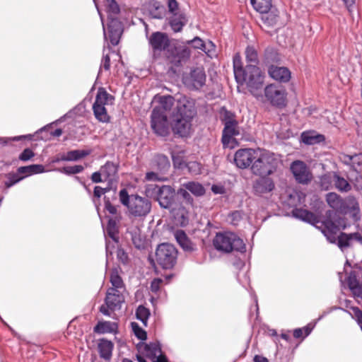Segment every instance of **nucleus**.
I'll return each mask as SVG.
<instances>
[{
	"instance_id": "6e6d98bb",
	"label": "nucleus",
	"mask_w": 362,
	"mask_h": 362,
	"mask_svg": "<svg viewBox=\"0 0 362 362\" xmlns=\"http://www.w3.org/2000/svg\"><path fill=\"white\" fill-rule=\"evenodd\" d=\"M331 185V177L329 175H325L320 177V185L324 189H328Z\"/></svg>"
},
{
	"instance_id": "c756f323",
	"label": "nucleus",
	"mask_w": 362,
	"mask_h": 362,
	"mask_svg": "<svg viewBox=\"0 0 362 362\" xmlns=\"http://www.w3.org/2000/svg\"><path fill=\"white\" fill-rule=\"evenodd\" d=\"M90 153L85 150H74L69 151L66 154H62L61 159L64 161H76Z\"/></svg>"
},
{
	"instance_id": "dca6fc26",
	"label": "nucleus",
	"mask_w": 362,
	"mask_h": 362,
	"mask_svg": "<svg viewBox=\"0 0 362 362\" xmlns=\"http://www.w3.org/2000/svg\"><path fill=\"white\" fill-rule=\"evenodd\" d=\"M257 148H240L236 151L234 154V163L235 165L240 169L250 168L255 161Z\"/></svg>"
},
{
	"instance_id": "c03bdc74",
	"label": "nucleus",
	"mask_w": 362,
	"mask_h": 362,
	"mask_svg": "<svg viewBox=\"0 0 362 362\" xmlns=\"http://www.w3.org/2000/svg\"><path fill=\"white\" fill-rule=\"evenodd\" d=\"M334 181L336 188L339 191L348 192L351 189L350 185L344 178L335 175L334 176Z\"/></svg>"
},
{
	"instance_id": "864d4df0",
	"label": "nucleus",
	"mask_w": 362,
	"mask_h": 362,
	"mask_svg": "<svg viewBox=\"0 0 362 362\" xmlns=\"http://www.w3.org/2000/svg\"><path fill=\"white\" fill-rule=\"evenodd\" d=\"M132 240L136 247L140 248L144 246V239L141 236L139 229L132 234Z\"/></svg>"
},
{
	"instance_id": "c9c22d12",
	"label": "nucleus",
	"mask_w": 362,
	"mask_h": 362,
	"mask_svg": "<svg viewBox=\"0 0 362 362\" xmlns=\"http://www.w3.org/2000/svg\"><path fill=\"white\" fill-rule=\"evenodd\" d=\"M233 71L235 78H242L245 69L243 67L241 56L239 53H236L233 59Z\"/></svg>"
},
{
	"instance_id": "3c124183",
	"label": "nucleus",
	"mask_w": 362,
	"mask_h": 362,
	"mask_svg": "<svg viewBox=\"0 0 362 362\" xmlns=\"http://www.w3.org/2000/svg\"><path fill=\"white\" fill-rule=\"evenodd\" d=\"M132 329L135 336L141 340H144L146 339V332L141 329L136 322L132 323Z\"/></svg>"
},
{
	"instance_id": "e433bc0d",
	"label": "nucleus",
	"mask_w": 362,
	"mask_h": 362,
	"mask_svg": "<svg viewBox=\"0 0 362 362\" xmlns=\"http://www.w3.org/2000/svg\"><path fill=\"white\" fill-rule=\"evenodd\" d=\"M185 188L189 190L191 193H192L195 196H202L205 193V189L204 187L195 182H189L183 185Z\"/></svg>"
},
{
	"instance_id": "393cba45",
	"label": "nucleus",
	"mask_w": 362,
	"mask_h": 362,
	"mask_svg": "<svg viewBox=\"0 0 362 362\" xmlns=\"http://www.w3.org/2000/svg\"><path fill=\"white\" fill-rule=\"evenodd\" d=\"M302 141L308 145L319 144L325 141V136L315 131L304 132L301 134Z\"/></svg>"
},
{
	"instance_id": "13d9d810",
	"label": "nucleus",
	"mask_w": 362,
	"mask_h": 362,
	"mask_svg": "<svg viewBox=\"0 0 362 362\" xmlns=\"http://www.w3.org/2000/svg\"><path fill=\"white\" fill-rule=\"evenodd\" d=\"M362 165V154L353 155V168L356 170Z\"/></svg>"
},
{
	"instance_id": "6ab92c4d",
	"label": "nucleus",
	"mask_w": 362,
	"mask_h": 362,
	"mask_svg": "<svg viewBox=\"0 0 362 362\" xmlns=\"http://www.w3.org/2000/svg\"><path fill=\"white\" fill-rule=\"evenodd\" d=\"M275 184L269 176H263L257 179L253 184V189L256 194L262 195L274 190Z\"/></svg>"
},
{
	"instance_id": "c85d7f7f",
	"label": "nucleus",
	"mask_w": 362,
	"mask_h": 362,
	"mask_svg": "<svg viewBox=\"0 0 362 362\" xmlns=\"http://www.w3.org/2000/svg\"><path fill=\"white\" fill-rule=\"evenodd\" d=\"M113 344L107 339H101L98 344V350L100 357L109 359L112 356Z\"/></svg>"
},
{
	"instance_id": "bf43d9fd",
	"label": "nucleus",
	"mask_w": 362,
	"mask_h": 362,
	"mask_svg": "<svg viewBox=\"0 0 362 362\" xmlns=\"http://www.w3.org/2000/svg\"><path fill=\"white\" fill-rule=\"evenodd\" d=\"M339 158L346 165L353 167V155L341 154L340 155Z\"/></svg>"
},
{
	"instance_id": "338daca9",
	"label": "nucleus",
	"mask_w": 362,
	"mask_h": 362,
	"mask_svg": "<svg viewBox=\"0 0 362 362\" xmlns=\"http://www.w3.org/2000/svg\"><path fill=\"white\" fill-rule=\"evenodd\" d=\"M101 66L104 69L109 70L110 66V59L107 54L103 56Z\"/></svg>"
},
{
	"instance_id": "58836bf2",
	"label": "nucleus",
	"mask_w": 362,
	"mask_h": 362,
	"mask_svg": "<svg viewBox=\"0 0 362 362\" xmlns=\"http://www.w3.org/2000/svg\"><path fill=\"white\" fill-rule=\"evenodd\" d=\"M192 44V46L195 49H199L204 52L206 54H207L209 56H210V49H206V46H209L211 47H214V45L211 42H209L207 44H205L202 40H201L199 37H194L192 40L189 42Z\"/></svg>"
},
{
	"instance_id": "412c9836",
	"label": "nucleus",
	"mask_w": 362,
	"mask_h": 362,
	"mask_svg": "<svg viewBox=\"0 0 362 362\" xmlns=\"http://www.w3.org/2000/svg\"><path fill=\"white\" fill-rule=\"evenodd\" d=\"M154 101L158 103L154 108L159 109L163 114H167L174 105V98L171 95H156Z\"/></svg>"
},
{
	"instance_id": "39448f33",
	"label": "nucleus",
	"mask_w": 362,
	"mask_h": 362,
	"mask_svg": "<svg viewBox=\"0 0 362 362\" xmlns=\"http://www.w3.org/2000/svg\"><path fill=\"white\" fill-rule=\"evenodd\" d=\"M235 80L239 84H245L250 92L258 98L257 91L263 86L264 74L257 66L247 65L245 68L242 78Z\"/></svg>"
},
{
	"instance_id": "7c9ffc66",
	"label": "nucleus",
	"mask_w": 362,
	"mask_h": 362,
	"mask_svg": "<svg viewBox=\"0 0 362 362\" xmlns=\"http://www.w3.org/2000/svg\"><path fill=\"white\" fill-rule=\"evenodd\" d=\"M100 170L105 180H112L117 172V166L111 162H107Z\"/></svg>"
},
{
	"instance_id": "f8f14e48",
	"label": "nucleus",
	"mask_w": 362,
	"mask_h": 362,
	"mask_svg": "<svg viewBox=\"0 0 362 362\" xmlns=\"http://www.w3.org/2000/svg\"><path fill=\"white\" fill-rule=\"evenodd\" d=\"M148 43L152 50V55L154 59H158L162 52H163L165 54V51L172 46L168 35L158 31L153 33L149 36Z\"/></svg>"
},
{
	"instance_id": "0e129e2a",
	"label": "nucleus",
	"mask_w": 362,
	"mask_h": 362,
	"mask_svg": "<svg viewBox=\"0 0 362 362\" xmlns=\"http://www.w3.org/2000/svg\"><path fill=\"white\" fill-rule=\"evenodd\" d=\"M105 209L111 214H117V207L116 206L112 205L110 201H106L105 204Z\"/></svg>"
},
{
	"instance_id": "a18cd8bd",
	"label": "nucleus",
	"mask_w": 362,
	"mask_h": 362,
	"mask_svg": "<svg viewBox=\"0 0 362 362\" xmlns=\"http://www.w3.org/2000/svg\"><path fill=\"white\" fill-rule=\"evenodd\" d=\"M107 233L114 241H117L118 229L117 226V221L115 219H110L108 221Z\"/></svg>"
},
{
	"instance_id": "680f3d73",
	"label": "nucleus",
	"mask_w": 362,
	"mask_h": 362,
	"mask_svg": "<svg viewBox=\"0 0 362 362\" xmlns=\"http://www.w3.org/2000/svg\"><path fill=\"white\" fill-rule=\"evenodd\" d=\"M100 170L92 174L91 180L95 183L102 182L104 180Z\"/></svg>"
},
{
	"instance_id": "7ed1b4c3",
	"label": "nucleus",
	"mask_w": 362,
	"mask_h": 362,
	"mask_svg": "<svg viewBox=\"0 0 362 362\" xmlns=\"http://www.w3.org/2000/svg\"><path fill=\"white\" fill-rule=\"evenodd\" d=\"M280 163L278 156L266 149L257 148L251 173L257 176H269L274 174Z\"/></svg>"
},
{
	"instance_id": "cd10ccee",
	"label": "nucleus",
	"mask_w": 362,
	"mask_h": 362,
	"mask_svg": "<svg viewBox=\"0 0 362 362\" xmlns=\"http://www.w3.org/2000/svg\"><path fill=\"white\" fill-rule=\"evenodd\" d=\"M144 355L151 361L161 356V349L159 344L150 343L149 344H146L144 349Z\"/></svg>"
},
{
	"instance_id": "a19ab883",
	"label": "nucleus",
	"mask_w": 362,
	"mask_h": 362,
	"mask_svg": "<svg viewBox=\"0 0 362 362\" xmlns=\"http://www.w3.org/2000/svg\"><path fill=\"white\" fill-rule=\"evenodd\" d=\"M245 57L248 63H252L250 65L257 66L258 63V54L257 50L253 47H247L245 49Z\"/></svg>"
},
{
	"instance_id": "5701e85b",
	"label": "nucleus",
	"mask_w": 362,
	"mask_h": 362,
	"mask_svg": "<svg viewBox=\"0 0 362 362\" xmlns=\"http://www.w3.org/2000/svg\"><path fill=\"white\" fill-rule=\"evenodd\" d=\"M338 243L337 245L340 247L341 250H344V248L350 246V242L353 240H355L358 242L362 241V238L361 235L358 233H354L350 234H346L345 233H341L338 236Z\"/></svg>"
},
{
	"instance_id": "a878e982",
	"label": "nucleus",
	"mask_w": 362,
	"mask_h": 362,
	"mask_svg": "<svg viewBox=\"0 0 362 362\" xmlns=\"http://www.w3.org/2000/svg\"><path fill=\"white\" fill-rule=\"evenodd\" d=\"M260 13L262 14L261 19L262 23L267 27L275 25L279 21V11L272 6L269 11Z\"/></svg>"
},
{
	"instance_id": "bb28decb",
	"label": "nucleus",
	"mask_w": 362,
	"mask_h": 362,
	"mask_svg": "<svg viewBox=\"0 0 362 362\" xmlns=\"http://www.w3.org/2000/svg\"><path fill=\"white\" fill-rule=\"evenodd\" d=\"M114 98L109 94L104 88H99L96 94L94 103H98L102 107L113 104Z\"/></svg>"
},
{
	"instance_id": "2eb2a0df",
	"label": "nucleus",
	"mask_w": 362,
	"mask_h": 362,
	"mask_svg": "<svg viewBox=\"0 0 362 362\" xmlns=\"http://www.w3.org/2000/svg\"><path fill=\"white\" fill-rule=\"evenodd\" d=\"M206 76L204 69L197 67L183 76L182 81L186 87L191 90H199L206 83Z\"/></svg>"
},
{
	"instance_id": "f03ea898",
	"label": "nucleus",
	"mask_w": 362,
	"mask_h": 362,
	"mask_svg": "<svg viewBox=\"0 0 362 362\" xmlns=\"http://www.w3.org/2000/svg\"><path fill=\"white\" fill-rule=\"evenodd\" d=\"M332 214L333 212L331 211H327L326 216L327 218L324 221H320L315 214L306 209H297L293 211L295 217L315 226L321 230L322 233L330 243H335L337 240L336 235L339 228L330 219Z\"/></svg>"
},
{
	"instance_id": "5fc2aeb1",
	"label": "nucleus",
	"mask_w": 362,
	"mask_h": 362,
	"mask_svg": "<svg viewBox=\"0 0 362 362\" xmlns=\"http://www.w3.org/2000/svg\"><path fill=\"white\" fill-rule=\"evenodd\" d=\"M171 156L174 165L181 168L185 163L183 156L180 153L176 154L175 152H172Z\"/></svg>"
},
{
	"instance_id": "ea45409f",
	"label": "nucleus",
	"mask_w": 362,
	"mask_h": 362,
	"mask_svg": "<svg viewBox=\"0 0 362 362\" xmlns=\"http://www.w3.org/2000/svg\"><path fill=\"white\" fill-rule=\"evenodd\" d=\"M185 23L186 21L184 16L181 15L179 16H176L175 14V16L172 18L170 22V26L175 32H180L182 30L184 25L185 24Z\"/></svg>"
},
{
	"instance_id": "f704fd0d",
	"label": "nucleus",
	"mask_w": 362,
	"mask_h": 362,
	"mask_svg": "<svg viewBox=\"0 0 362 362\" xmlns=\"http://www.w3.org/2000/svg\"><path fill=\"white\" fill-rule=\"evenodd\" d=\"M254 9L259 13L269 11L272 8V0H250Z\"/></svg>"
},
{
	"instance_id": "f3484780",
	"label": "nucleus",
	"mask_w": 362,
	"mask_h": 362,
	"mask_svg": "<svg viewBox=\"0 0 362 362\" xmlns=\"http://www.w3.org/2000/svg\"><path fill=\"white\" fill-rule=\"evenodd\" d=\"M291 170L296 180L307 184L312 180V174L306 164L301 160H295L291 165Z\"/></svg>"
},
{
	"instance_id": "423d86ee",
	"label": "nucleus",
	"mask_w": 362,
	"mask_h": 362,
	"mask_svg": "<svg viewBox=\"0 0 362 362\" xmlns=\"http://www.w3.org/2000/svg\"><path fill=\"white\" fill-rule=\"evenodd\" d=\"M146 197L156 199L160 207L170 209L175 197V190L169 185L158 186L148 184L145 186Z\"/></svg>"
},
{
	"instance_id": "1a4fd4ad",
	"label": "nucleus",
	"mask_w": 362,
	"mask_h": 362,
	"mask_svg": "<svg viewBox=\"0 0 362 362\" xmlns=\"http://www.w3.org/2000/svg\"><path fill=\"white\" fill-rule=\"evenodd\" d=\"M177 251L174 245L168 243L159 245L156 251V259L163 269H170L176 263Z\"/></svg>"
},
{
	"instance_id": "b1692460",
	"label": "nucleus",
	"mask_w": 362,
	"mask_h": 362,
	"mask_svg": "<svg viewBox=\"0 0 362 362\" xmlns=\"http://www.w3.org/2000/svg\"><path fill=\"white\" fill-rule=\"evenodd\" d=\"M347 284L354 297L358 298L362 296V285L357 280L354 272L349 274L347 278Z\"/></svg>"
},
{
	"instance_id": "a211bd4d",
	"label": "nucleus",
	"mask_w": 362,
	"mask_h": 362,
	"mask_svg": "<svg viewBox=\"0 0 362 362\" xmlns=\"http://www.w3.org/2000/svg\"><path fill=\"white\" fill-rule=\"evenodd\" d=\"M108 21L107 34L105 31V27L103 26L104 35L105 38L107 37V35H108L110 42L113 45H116L118 44L123 31L122 25L121 22L118 21L116 17L108 18Z\"/></svg>"
},
{
	"instance_id": "4c0bfd02",
	"label": "nucleus",
	"mask_w": 362,
	"mask_h": 362,
	"mask_svg": "<svg viewBox=\"0 0 362 362\" xmlns=\"http://www.w3.org/2000/svg\"><path fill=\"white\" fill-rule=\"evenodd\" d=\"M108 13L107 18L115 17L119 12V7L115 0H103ZM95 2L96 0H94Z\"/></svg>"
},
{
	"instance_id": "72a5a7b5",
	"label": "nucleus",
	"mask_w": 362,
	"mask_h": 362,
	"mask_svg": "<svg viewBox=\"0 0 362 362\" xmlns=\"http://www.w3.org/2000/svg\"><path fill=\"white\" fill-rule=\"evenodd\" d=\"M93 110L95 118L98 121L101 122H108L110 121V117L105 107H102L98 103H93Z\"/></svg>"
},
{
	"instance_id": "f257e3e1",
	"label": "nucleus",
	"mask_w": 362,
	"mask_h": 362,
	"mask_svg": "<svg viewBox=\"0 0 362 362\" xmlns=\"http://www.w3.org/2000/svg\"><path fill=\"white\" fill-rule=\"evenodd\" d=\"M195 114L194 100L185 96L180 97L173 114L171 127L174 133L181 136L188 135L191 129V121Z\"/></svg>"
},
{
	"instance_id": "2f4dec72",
	"label": "nucleus",
	"mask_w": 362,
	"mask_h": 362,
	"mask_svg": "<svg viewBox=\"0 0 362 362\" xmlns=\"http://www.w3.org/2000/svg\"><path fill=\"white\" fill-rule=\"evenodd\" d=\"M117 328V324L109 321L98 322L95 327V332L104 334L114 332Z\"/></svg>"
},
{
	"instance_id": "0eeeda50",
	"label": "nucleus",
	"mask_w": 362,
	"mask_h": 362,
	"mask_svg": "<svg viewBox=\"0 0 362 362\" xmlns=\"http://www.w3.org/2000/svg\"><path fill=\"white\" fill-rule=\"evenodd\" d=\"M213 243L217 250L224 252H230L233 250L243 252L245 250V245L243 240L231 232L217 233Z\"/></svg>"
},
{
	"instance_id": "20e7f679",
	"label": "nucleus",
	"mask_w": 362,
	"mask_h": 362,
	"mask_svg": "<svg viewBox=\"0 0 362 362\" xmlns=\"http://www.w3.org/2000/svg\"><path fill=\"white\" fill-rule=\"evenodd\" d=\"M120 202L128 209L129 214L135 218H144L151 210V202L148 199L136 194L129 195L126 189L119 192Z\"/></svg>"
},
{
	"instance_id": "4d7b16f0",
	"label": "nucleus",
	"mask_w": 362,
	"mask_h": 362,
	"mask_svg": "<svg viewBox=\"0 0 362 362\" xmlns=\"http://www.w3.org/2000/svg\"><path fill=\"white\" fill-rule=\"evenodd\" d=\"M34 156V153L30 148H25L20 155L19 158L21 160L26 161Z\"/></svg>"
},
{
	"instance_id": "e2e57ef3",
	"label": "nucleus",
	"mask_w": 362,
	"mask_h": 362,
	"mask_svg": "<svg viewBox=\"0 0 362 362\" xmlns=\"http://www.w3.org/2000/svg\"><path fill=\"white\" fill-rule=\"evenodd\" d=\"M162 282V280L160 279H155L152 281L151 284V290L152 292L156 293L159 288L160 284Z\"/></svg>"
},
{
	"instance_id": "4468645a",
	"label": "nucleus",
	"mask_w": 362,
	"mask_h": 362,
	"mask_svg": "<svg viewBox=\"0 0 362 362\" xmlns=\"http://www.w3.org/2000/svg\"><path fill=\"white\" fill-rule=\"evenodd\" d=\"M151 127L158 136L168 135L170 125L167 118V114L160 113L159 109L153 108L151 115Z\"/></svg>"
},
{
	"instance_id": "6e6552de",
	"label": "nucleus",
	"mask_w": 362,
	"mask_h": 362,
	"mask_svg": "<svg viewBox=\"0 0 362 362\" xmlns=\"http://www.w3.org/2000/svg\"><path fill=\"white\" fill-rule=\"evenodd\" d=\"M224 128L222 135V143L224 147L233 148L237 141L235 136L241 134L242 129L239 127L235 116L230 112H226L223 119Z\"/></svg>"
},
{
	"instance_id": "9d476101",
	"label": "nucleus",
	"mask_w": 362,
	"mask_h": 362,
	"mask_svg": "<svg viewBox=\"0 0 362 362\" xmlns=\"http://www.w3.org/2000/svg\"><path fill=\"white\" fill-rule=\"evenodd\" d=\"M124 292L115 288H110L106 293L105 304L100 307V312L104 315L110 316V311L119 310L124 302Z\"/></svg>"
},
{
	"instance_id": "49530a36",
	"label": "nucleus",
	"mask_w": 362,
	"mask_h": 362,
	"mask_svg": "<svg viewBox=\"0 0 362 362\" xmlns=\"http://www.w3.org/2000/svg\"><path fill=\"white\" fill-rule=\"evenodd\" d=\"M84 170L83 165H75L73 166H66L62 168L58 169V171L66 175H74L82 172Z\"/></svg>"
},
{
	"instance_id": "69168bd1",
	"label": "nucleus",
	"mask_w": 362,
	"mask_h": 362,
	"mask_svg": "<svg viewBox=\"0 0 362 362\" xmlns=\"http://www.w3.org/2000/svg\"><path fill=\"white\" fill-rule=\"evenodd\" d=\"M145 179L149 181L164 180V179L159 177L158 175L153 172L147 173Z\"/></svg>"
},
{
	"instance_id": "de8ad7c7",
	"label": "nucleus",
	"mask_w": 362,
	"mask_h": 362,
	"mask_svg": "<svg viewBox=\"0 0 362 362\" xmlns=\"http://www.w3.org/2000/svg\"><path fill=\"white\" fill-rule=\"evenodd\" d=\"M243 218V214L240 211H235L232 212L229 214L228 218V221L234 226L238 225Z\"/></svg>"
},
{
	"instance_id": "8fccbe9b",
	"label": "nucleus",
	"mask_w": 362,
	"mask_h": 362,
	"mask_svg": "<svg viewBox=\"0 0 362 362\" xmlns=\"http://www.w3.org/2000/svg\"><path fill=\"white\" fill-rule=\"evenodd\" d=\"M188 170L192 175H199L202 173V165L196 161L189 162L187 164Z\"/></svg>"
},
{
	"instance_id": "ddd939ff",
	"label": "nucleus",
	"mask_w": 362,
	"mask_h": 362,
	"mask_svg": "<svg viewBox=\"0 0 362 362\" xmlns=\"http://www.w3.org/2000/svg\"><path fill=\"white\" fill-rule=\"evenodd\" d=\"M190 57V50L185 46L172 45L165 51L166 62L172 66H180Z\"/></svg>"
},
{
	"instance_id": "aec40b11",
	"label": "nucleus",
	"mask_w": 362,
	"mask_h": 362,
	"mask_svg": "<svg viewBox=\"0 0 362 362\" xmlns=\"http://www.w3.org/2000/svg\"><path fill=\"white\" fill-rule=\"evenodd\" d=\"M268 74L272 79L280 83H287L291 77V73L288 68L275 65L269 67Z\"/></svg>"
},
{
	"instance_id": "473e14b6",
	"label": "nucleus",
	"mask_w": 362,
	"mask_h": 362,
	"mask_svg": "<svg viewBox=\"0 0 362 362\" xmlns=\"http://www.w3.org/2000/svg\"><path fill=\"white\" fill-rule=\"evenodd\" d=\"M174 236L177 243L185 250H191L192 249L190 240L188 239L185 233L182 230H177L175 232Z\"/></svg>"
},
{
	"instance_id": "79ce46f5",
	"label": "nucleus",
	"mask_w": 362,
	"mask_h": 362,
	"mask_svg": "<svg viewBox=\"0 0 362 362\" xmlns=\"http://www.w3.org/2000/svg\"><path fill=\"white\" fill-rule=\"evenodd\" d=\"M136 315L138 320H141L144 326L147 325V322L150 316V312L148 308L140 305L136 309Z\"/></svg>"
},
{
	"instance_id": "052dcab7",
	"label": "nucleus",
	"mask_w": 362,
	"mask_h": 362,
	"mask_svg": "<svg viewBox=\"0 0 362 362\" xmlns=\"http://www.w3.org/2000/svg\"><path fill=\"white\" fill-rule=\"evenodd\" d=\"M109 191V188H103L100 186H96L94 188V196L100 198L103 194H105Z\"/></svg>"
},
{
	"instance_id": "9b49d317",
	"label": "nucleus",
	"mask_w": 362,
	"mask_h": 362,
	"mask_svg": "<svg viewBox=\"0 0 362 362\" xmlns=\"http://www.w3.org/2000/svg\"><path fill=\"white\" fill-rule=\"evenodd\" d=\"M264 96L272 106L283 108L287 104V92L286 89L276 84H269L264 88Z\"/></svg>"
},
{
	"instance_id": "603ef678",
	"label": "nucleus",
	"mask_w": 362,
	"mask_h": 362,
	"mask_svg": "<svg viewBox=\"0 0 362 362\" xmlns=\"http://www.w3.org/2000/svg\"><path fill=\"white\" fill-rule=\"evenodd\" d=\"M158 168L160 171L165 172L170 168L168 158L165 156H158Z\"/></svg>"
},
{
	"instance_id": "37998d69",
	"label": "nucleus",
	"mask_w": 362,
	"mask_h": 362,
	"mask_svg": "<svg viewBox=\"0 0 362 362\" xmlns=\"http://www.w3.org/2000/svg\"><path fill=\"white\" fill-rule=\"evenodd\" d=\"M110 282L112 287L122 291H125L122 278L119 276L117 272L112 271L110 275Z\"/></svg>"
},
{
	"instance_id": "774afa93",
	"label": "nucleus",
	"mask_w": 362,
	"mask_h": 362,
	"mask_svg": "<svg viewBox=\"0 0 362 362\" xmlns=\"http://www.w3.org/2000/svg\"><path fill=\"white\" fill-rule=\"evenodd\" d=\"M168 6L169 11L174 13L177 9L178 4L175 0H168Z\"/></svg>"
},
{
	"instance_id": "4be33fe9",
	"label": "nucleus",
	"mask_w": 362,
	"mask_h": 362,
	"mask_svg": "<svg viewBox=\"0 0 362 362\" xmlns=\"http://www.w3.org/2000/svg\"><path fill=\"white\" fill-rule=\"evenodd\" d=\"M327 204L336 211L342 212L345 207V203L339 195L334 192H329L326 195Z\"/></svg>"
},
{
	"instance_id": "09e8293b",
	"label": "nucleus",
	"mask_w": 362,
	"mask_h": 362,
	"mask_svg": "<svg viewBox=\"0 0 362 362\" xmlns=\"http://www.w3.org/2000/svg\"><path fill=\"white\" fill-rule=\"evenodd\" d=\"M313 328V327L308 325L303 328L296 329L293 331V337L296 339L300 338L302 337H305L311 332Z\"/></svg>"
}]
</instances>
